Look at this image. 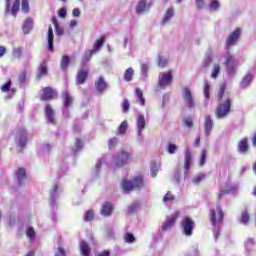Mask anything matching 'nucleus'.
<instances>
[{"instance_id":"f257e3e1","label":"nucleus","mask_w":256,"mask_h":256,"mask_svg":"<svg viewBox=\"0 0 256 256\" xmlns=\"http://www.w3.org/2000/svg\"><path fill=\"white\" fill-rule=\"evenodd\" d=\"M225 89H226L225 84H222L218 92V99L220 100V102L218 107L216 108L217 119H225V117H227V115H229L231 111V99L226 98L224 100H221L223 99V95H225Z\"/></svg>"},{"instance_id":"f03ea898","label":"nucleus","mask_w":256,"mask_h":256,"mask_svg":"<svg viewBox=\"0 0 256 256\" xmlns=\"http://www.w3.org/2000/svg\"><path fill=\"white\" fill-rule=\"evenodd\" d=\"M223 210L220 206H217L216 209H212L210 211V221L214 227L213 235L215 241H217V237H219V233L221 231V223H223Z\"/></svg>"},{"instance_id":"7ed1b4c3","label":"nucleus","mask_w":256,"mask_h":256,"mask_svg":"<svg viewBox=\"0 0 256 256\" xmlns=\"http://www.w3.org/2000/svg\"><path fill=\"white\" fill-rule=\"evenodd\" d=\"M192 154L191 150L186 149L185 150V161H184V171L181 169H177L174 174V181L176 183H179L180 181H183L187 179V171L191 169V161H192Z\"/></svg>"},{"instance_id":"20e7f679","label":"nucleus","mask_w":256,"mask_h":256,"mask_svg":"<svg viewBox=\"0 0 256 256\" xmlns=\"http://www.w3.org/2000/svg\"><path fill=\"white\" fill-rule=\"evenodd\" d=\"M133 161V150L122 149L117 156L114 158V165L116 167H123Z\"/></svg>"},{"instance_id":"39448f33","label":"nucleus","mask_w":256,"mask_h":256,"mask_svg":"<svg viewBox=\"0 0 256 256\" xmlns=\"http://www.w3.org/2000/svg\"><path fill=\"white\" fill-rule=\"evenodd\" d=\"M141 187H143V176H137L132 181L124 180L122 182L124 193H129L133 189H141Z\"/></svg>"},{"instance_id":"423d86ee","label":"nucleus","mask_w":256,"mask_h":256,"mask_svg":"<svg viewBox=\"0 0 256 256\" xmlns=\"http://www.w3.org/2000/svg\"><path fill=\"white\" fill-rule=\"evenodd\" d=\"M182 99L188 109H195L197 107L195 96H193V92L188 87L182 88Z\"/></svg>"},{"instance_id":"0eeeda50","label":"nucleus","mask_w":256,"mask_h":256,"mask_svg":"<svg viewBox=\"0 0 256 256\" xmlns=\"http://www.w3.org/2000/svg\"><path fill=\"white\" fill-rule=\"evenodd\" d=\"M225 58L226 60L224 65L226 67V73L229 75V77H233L236 73L235 67H237V59L230 53H227Z\"/></svg>"},{"instance_id":"6e6552de","label":"nucleus","mask_w":256,"mask_h":256,"mask_svg":"<svg viewBox=\"0 0 256 256\" xmlns=\"http://www.w3.org/2000/svg\"><path fill=\"white\" fill-rule=\"evenodd\" d=\"M63 191L61 188V185L59 183H55L50 190V207L52 211H55V208L57 207V199H59V194Z\"/></svg>"},{"instance_id":"1a4fd4ad","label":"nucleus","mask_w":256,"mask_h":256,"mask_svg":"<svg viewBox=\"0 0 256 256\" xmlns=\"http://www.w3.org/2000/svg\"><path fill=\"white\" fill-rule=\"evenodd\" d=\"M171 83H173V74L171 71L164 72L159 76L158 89H165L166 87H169Z\"/></svg>"},{"instance_id":"9d476101","label":"nucleus","mask_w":256,"mask_h":256,"mask_svg":"<svg viewBox=\"0 0 256 256\" xmlns=\"http://www.w3.org/2000/svg\"><path fill=\"white\" fill-rule=\"evenodd\" d=\"M145 130V115L138 113L136 115V133L138 139L143 140V131Z\"/></svg>"},{"instance_id":"9b49d317","label":"nucleus","mask_w":256,"mask_h":256,"mask_svg":"<svg viewBox=\"0 0 256 256\" xmlns=\"http://www.w3.org/2000/svg\"><path fill=\"white\" fill-rule=\"evenodd\" d=\"M182 228H183V233L186 234L188 237H191L193 235V229H195V222L191 220L189 217H185L182 220Z\"/></svg>"},{"instance_id":"f8f14e48","label":"nucleus","mask_w":256,"mask_h":256,"mask_svg":"<svg viewBox=\"0 0 256 256\" xmlns=\"http://www.w3.org/2000/svg\"><path fill=\"white\" fill-rule=\"evenodd\" d=\"M239 37H241V29L237 28L226 39L225 48L227 50L231 49V47H233V45H235V43H237V41H239Z\"/></svg>"},{"instance_id":"ddd939ff","label":"nucleus","mask_w":256,"mask_h":256,"mask_svg":"<svg viewBox=\"0 0 256 256\" xmlns=\"http://www.w3.org/2000/svg\"><path fill=\"white\" fill-rule=\"evenodd\" d=\"M178 217L179 211L174 212L171 216H167L166 221L162 225V231H171V227L175 225Z\"/></svg>"},{"instance_id":"4468645a","label":"nucleus","mask_w":256,"mask_h":256,"mask_svg":"<svg viewBox=\"0 0 256 256\" xmlns=\"http://www.w3.org/2000/svg\"><path fill=\"white\" fill-rule=\"evenodd\" d=\"M27 179V171L25 168H18L16 171V183L17 187L23 186Z\"/></svg>"},{"instance_id":"2eb2a0df","label":"nucleus","mask_w":256,"mask_h":256,"mask_svg":"<svg viewBox=\"0 0 256 256\" xmlns=\"http://www.w3.org/2000/svg\"><path fill=\"white\" fill-rule=\"evenodd\" d=\"M213 118L211 115H206L204 117V135L209 137L211 135V131H213Z\"/></svg>"},{"instance_id":"dca6fc26","label":"nucleus","mask_w":256,"mask_h":256,"mask_svg":"<svg viewBox=\"0 0 256 256\" xmlns=\"http://www.w3.org/2000/svg\"><path fill=\"white\" fill-rule=\"evenodd\" d=\"M149 9H151V4H147V0H140L136 5L137 15H143V13H147Z\"/></svg>"},{"instance_id":"f3484780","label":"nucleus","mask_w":256,"mask_h":256,"mask_svg":"<svg viewBox=\"0 0 256 256\" xmlns=\"http://www.w3.org/2000/svg\"><path fill=\"white\" fill-rule=\"evenodd\" d=\"M16 143L20 149H23L27 145V131L21 130L16 137Z\"/></svg>"},{"instance_id":"a211bd4d","label":"nucleus","mask_w":256,"mask_h":256,"mask_svg":"<svg viewBox=\"0 0 256 256\" xmlns=\"http://www.w3.org/2000/svg\"><path fill=\"white\" fill-rule=\"evenodd\" d=\"M45 117L48 121V123H51L52 125H55V110H53V107L51 105L47 104L45 107Z\"/></svg>"},{"instance_id":"6ab92c4d","label":"nucleus","mask_w":256,"mask_h":256,"mask_svg":"<svg viewBox=\"0 0 256 256\" xmlns=\"http://www.w3.org/2000/svg\"><path fill=\"white\" fill-rule=\"evenodd\" d=\"M173 17H175V9L173 8V6H171L166 10L164 17L161 21V25H167V23H169L171 19H173Z\"/></svg>"},{"instance_id":"aec40b11","label":"nucleus","mask_w":256,"mask_h":256,"mask_svg":"<svg viewBox=\"0 0 256 256\" xmlns=\"http://www.w3.org/2000/svg\"><path fill=\"white\" fill-rule=\"evenodd\" d=\"M113 213V204L110 202H106L103 204L100 214L103 217H111V214Z\"/></svg>"},{"instance_id":"412c9836","label":"nucleus","mask_w":256,"mask_h":256,"mask_svg":"<svg viewBox=\"0 0 256 256\" xmlns=\"http://www.w3.org/2000/svg\"><path fill=\"white\" fill-rule=\"evenodd\" d=\"M33 30V18H26L24 21V24L22 25V31L24 35H29L31 31Z\"/></svg>"},{"instance_id":"4be33fe9","label":"nucleus","mask_w":256,"mask_h":256,"mask_svg":"<svg viewBox=\"0 0 256 256\" xmlns=\"http://www.w3.org/2000/svg\"><path fill=\"white\" fill-rule=\"evenodd\" d=\"M55 97V91L51 87H46L43 89V94L41 96L42 101H51Z\"/></svg>"},{"instance_id":"5701e85b","label":"nucleus","mask_w":256,"mask_h":256,"mask_svg":"<svg viewBox=\"0 0 256 256\" xmlns=\"http://www.w3.org/2000/svg\"><path fill=\"white\" fill-rule=\"evenodd\" d=\"M62 99H63V107H71L73 105V96L69 94V92L64 91L62 93Z\"/></svg>"},{"instance_id":"b1692460","label":"nucleus","mask_w":256,"mask_h":256,"mask_svg":"<svg viewBox=\"0 0 256 256\" xmlns=\"http://www.w3.org/2000/svg\"><path fill=\"white\" fill-rule=\"evenodd\" d=\"M95 87L99 93H103V91L107 89V82H105V79L100 76L95 82Z\"/></svg>"},{"instance_id":"393cba45","label":"nucleus","mask_w":256,"mask_h":256,"mask_svg":"<svg viewBox=\"0 0 256 256\" xmlns=\"http://www.w3.org/2000/svg\"><path fill=\"white\" fill-rule=\"evenodd\" d=\"M89 75V72L87 70H80L77 74V83L78 85H83L85 81H87V77Z\"/></svg>"},{"instance_id":"a878e982","label":"nucleus","mask_w":256,"mask_h":256,"mask_svg":"<svg viewBox=\"0 0 256 256\" xmlns=\"http://www.w3.org/2000/svg\"><path fill=\"white\" fill-rule=\"evenodd\" d=\"M136 103H139L142 107L145 105V97H143V90L139 88L135 89Z\"/></svg>"},{"instance_id":"bb28decb","label":"nucleus","mask_w":256,"mask_h":256,"mask_svg":"<svg viewBox=\"0 0 256 256\" xmlns=\"http://www.w3.org/2000/svg\"><path fill=\"white\" fill-rule=\"evenodd\" d=\"M47 62H42L38 68L37 79H41V77H45L47 75Z\"/></svg>"},{"instance_id":"cd10ccee","label":"nucleus","mask_w":256,"mask_h":256,"mask_svg":"<svg viewBox=\"0 0 256 256\" xmlns=\"http://www.w3.org/2000/svg\"><path fill=\"white\" fill-rule=\"evenodd\" d=\"M238 151L239 153H247V151H249V145H247V138H243L239 141Z\"/></svg>"},{"instance_id":"c85d7f7f","label":"nucleus","mask_w":256,"mask_h":256,"mask_svg":"<svg viewBox=\"0 0 256 256\" xmlns=\"http://www.w3.org/2000/svg\"><path fill=\"white\" fill-rule=\"evenodd\" d=\"M80 251L83 256H89L91 253V248H89V244L85 241L80 242Z\"/></svg>"},{"instance_id":"c756f323","label":"nucleus","mask_w":256,"mask_h":256,"mask_svg":"<svg viewBox=\"0 0 256 256\" xmlns=\"http://www.w3.org/2000/svg\"><path fill=\"white\" fill-rule=\"evenodd\" d=\"M103 45H105L104 37L96 40V42L93 45V53H98V51H101V47H103Z\"/></svg>"},{"instance_id":"7c9ffc66","label":"nucleus","mask_w":256,"mask_h":256,"mask_svg":"<svg viewBox=\"0 0 256 256\" xmlns=\"http://www.w3.org/2000/svg\"><path fill=\"white\" fill-rule=\"evenodd\" d=\"M82 149H83V141H81V139L78 138L76 139V142L72 147L73 155H77V153H79V151H81Z\"/></svg>"},{"instance_id":"2f4dec72","label":"nucleus","mask_w":256,"mask_h":256,"mask_svg":"<svg viewBox=\"0 0 256 256\" xmlns=\"http://www.w3.org/2000/svg\"><path fill=\"white\" fill-rule=\"evenodd\" d=\"M20 7H21V0H14L12 9H11V15H13V17H17V13H19Z\"/></svg>"},{"instance_id":"473e14b6","label":"nucleus","mask_w":256,"mask_h":256,"mask_svg":"<svg viewBox=\"0 0 256 256\" xmlns=\"http://www.w3.org/2000/svg\"><path fill=\"white\" fill-rule=\"evenodd\" d=\"M53 39H54L53 28H51V26H49V28H48V51H53Z\"/></svg>"},{"instance_id":"72a5a7b5","label":"nucleus","mask_w":256,"mask_h":256,"mask_svg":"<svg viewBox=\"0 0 256 256\" xmlns=\"http://www.w3.org/2000/svg\"><path fill=\"white\" fill-rule=\"evenodd\" d=\"M70 63H71V59L69 58V56L67 55L63 56L60 62V67L62 71H67V68L69 67Z\"/></svg>"},{"instance_id":"f704fd0d","label":"nucleus","mask_w":256,"mask_h":256,"mask_svg":"<svg viewBox=\"0 0 256 256\" xmlns=\"http://www.w3.org/2000/svg\"><path fill=\"white\" fill-rule=\"evenodd\" d=\"M251 81H253V75L251 74H247L243 79H242V82H241V87L242 89H245L247 87H249V85L251 84Z\"/></svg>"},{"instance_id":"c9c22d12","label":"nucleus","mask_w":256,"mask_h":256,"mask_svg":"<svg viewBox=\"0 0 256 256\" xmlns=\"http://www.w3.org/2000/svg\"><path fill=\"white\" fill-rule=\"evenodd\" d=\"M133 75H135V70L133 68H128L124 72V80L127 82L133 81Z\"/></svg>"},{"instance_id":"e433bc0d","label":"nucleus","mask_w":256,"mask_h":256,"mask_svg":"<svg viewBox=\"0 0 256 256\" xmlns=\"http://www.w3.org/2000/svg\"><path fill=\"white\" fill-rule=\"evenodd\" d=\"M35 229L33 227L28 226L26 228V236L28 237L29 241H35Z\"/></svg>"},{"instance_id":"4c0bfd02","label":"nucleus","mask_w":256,"mask_h":256,"mask_svg":"<svg viewBox=\"0 0 256 256\" xmlns=\"http://www.w3.org/2000/svg\"><path fill=\"white\" fill-rule=\"evenodd\" d=\"M209 91H211V85L209 84V81L204 80L203 93H204L205 99H209L210 97Z\"/></svg>"},{"instance_id":"58836bf2","label":"nucleus","mask_w":256,"mask_h":256,"mask_svg":"<svg viewBox=\"0 0 256 256\" xmlns=\"http://www.w3.org/2000/svg\"><path fill=\"white\" fill-rule=\"evenodd\" d=\"M219 73H221V67L218 64H214L211 73V78L217 79V77H219Z\"/></svg>"},{"instance_id":"ea45409f","label":"nucleus","mask_w":256,"mask_h":256,"mask_svg":"<svg viewBox=\"0 0 256 256\" xmlns=\"http://www.w3.org/2000/svg\"><path fill=\"white\" fill-rule=\"evenodd\" d=\"M150 171L152 177H157V173H159V166L157 165L156 162H152L150 164Z\"/></svg>"},{"instance_id":"a19ab883","label":"nucleus","mask_w":256,"mask_h":256,"mask_svg":"<svg viewBox=\"0 0 256 256\" xmlns=\"http://www.w3.org/2000/svg\"><path fill=\"white\" fill-rule=\"evenodd\" d=\"M91 57H93V50H86L83 57V65L89 63Z\"/></svg>"},{"instance_id":"79ce46f5","label":"nucleus","mask_w":256,"mask_h":256,"mask_svg":"<svg viewBox=\"0 0 256 256\" xmlns=\"http://www.w3.org/2000/svg\"><path fill=\"white\" fill-rule=\"evenodd\" d=\"M127 127V121H123L118 127V135H125V133H127Z\"/></svg>"},{"instance_id":"37998d69","label":"nucleus","mask_w":256,"mask_h":256,"mask_svg":"<svg viewBox=\"0 0 256 256\" xmlns=\"http://www.w3.org/2000/svg\"><path fill=\"white\" fill-rule=\"evenodd\" d=\"M203 179H205V174L199 173L192 178V183L194 185H199V183H201V181H203Z\"/></svg>"},{"instance_id":"c03bdc74","label":"nucleus","mask_w":256,"mask_h":256,"mask_svg":"<svg viewBox=\"0 0 256 256\" xmlns=\"http://www.w3.org/2000/svg\"><path fill=\"white\" fill-rule=\"evenodd\" d=\"M27 75H29V73L27 72V70H23L19 76H18V81L20 83V85H24L25 81H27Z\"/></svg>"},{"instance_id":"a18cd8bd","label":"nucleus","mask_w":256,"mask_h":256,"mask_svg":"<svg viewBox=\"0 0 256 256\" xmlns=\"http://www.w3.org/2000/svg\"><path fill=\"white\" fill-rule=\"evenodd\" d=\"M221 4L217 0H211L209 4L210 11H218Z\"/></svg>"},{"instance_id":"49530a36","label":"nucleus","mask_w":256,"mask_h":256,"mask_svg":"<svg viewBox=\"0 0 256 256\" xmlns=\"http://www.w3.org/2000/svg\"><path fill=\"white\" fill-rule=\"evenodd\" d=\"M95 219V212L93 210H87L84 215V221H93Z\"/></svg>"},{"instance_id":"de8ad7c7","label":"nucleus","mask_w":256,"mask_h":256,"mask_svg":"<svg viewBox=\"0 0 256 256\" xmlns=\"http://www.w3.org/2000/svg\"><path fill=\"white\" fill-rule=\"evenodd\" d=\"M52 23L55 27L56 35H63V30L61 28H59V23L57 22V18L53 17L52 18Z\"/></svg>"},{"instance_id":"09e8293b","label":"nucleus","mask_w":256,"mask_h":256,"mask_svg":"<svg viewBox=\"0 0 256 256\" xmlns=\"http://www.w3.org/2000/svg\"><path fill=\"white\" fill-rule=\"evenodd\" d=\"M163 201L164 203H171L175 201V196H173V194L170 191H168L163 197Z\"/></svg>"},{"instance_id":"8fccbe9b","label":"nucleus","mask_w":256,"mask_h":256,"mask_svg":"<svg viewBox=\"0 0 256 256\" xmlns=\"http://www.w3.org/2000/svg\"><path fill=\"white\" fill-rule=\"evenodd\" d=\"M22 55H23V48L17 47L13 49V57L15 59H21Z\"/></svg>"},{"instance_id":"3c124183","label":"nucleus","mask_w":256,"mask_h":256,"mask_svg":"<svg viewBox=\"0 0 256 256\" xmlns=\"http://www.w3.org/2000/svg\"><path fill=\"white\" fill-rule=\"evenodd\" d=\"M166 151L170 154V155H175V153L177 152V145L173 144V143H169Z\"/></svg>"},{"instance_id":"603ef678","label":"nucleus","mask_w":256,"mask_h":256,"mask_svg":"<svg viewBox=\"0 0 256 256\" xmlns=\"http://www.w3.org/2000/svg\"><path fill=\"white\" fill-rule=\"evenodd\" d=\"M21 9L25 14L29 13L30 11L29 0H22Z\"/></svg>"},{"instance_id":"864d4df0","label":"nucleus","mask_w":256,"mask_h":256,"mask_svg":"<svg viewBox=\"0 0 256 256\" xmlns=\"http://www.w3.org/2000/svg\"><path fill=\"white\" fill-rule=\"evenodd\" d=\"M137 211H139V203H133L128 207V213L131 215L137 213Z\"/></svg>"},{"instance_id":"5fc2aeb1","label":"nucleus","mask_w":256,"mask_h":256,"mask_svg":"<svg viewBox=\"0 0 256 256\" xmlns=\"http://www.w3.org/2000/svg\"><path fill=\"white\" fill-rule=\"evenodd\" d=\"M213 61V57H211V55L207 54L205 57H204V60H203V67H209V65H211Z\"/></svg>"},{"instance_id":"6e6d98bb","label":"nucleus","mask_w":256,"mask_h":256,"mask_svg":"<svg viewBox=\"0 0 256 256\" xmlns=\"http://www.w3.org/2000/svg\"><path fill=\"white\" fill-rule=\"evenodd\" d=\"M241 223L247 225L249 223V213L247 211L242 212Z\"/></svg>"},{"instance_id":"4d7b16f0","label":"nucleus","mask_w":256,"mask_h":256,"mask_svg":"<svg viewBox=\"0 0 256 256\" xmlns=\"http://www.w3.org/2000/svg\"><path fill=\"white\" fill-rule=\"evenodd\" d=\"M148 71H149V65L143 63V64L141 65V74L144 76L145 79H147V76H148L147 73H148Z\"/></svg>"},{"instance_id":"13d9d810","label":"nucleus","mask_w":256,"mask_h":256,"mask_svg":"<svg viewBox=\"0 0 256 256\" xmlns=\"http://www.w3.org/2000/svg\"><path fill=\"white\" fill-rule=\"evenodd\" d=\"M10 89H11V80H9L8 82H6L4 85L1 86L2 93H7L10 91Z\"/></svg>"},{"instance_id":"bf43d9fd","label":"nucleus","mask_w":256,"mask_h":256,"mask_svg":"<svg viewBox=\"0 0 256 256\" xmlns=\"http://www.w3.org/2000/svg\"><path fill=\"white\" fill-rule=\"evenodd\" d=\"M207 161V151L202 150L201 152V159H200V167H203Z\"/></svg>"},{"instance_id":"052dcab7","label":"nucleus","mask_w":256,"mask_h":256,"mask_svg":"<svg viewBox=\"0 0 256 256\" xmlns=\"http://www.w3.org/2000/svg\"><path fill=\"white\" fill-rule=\"evenodd\" d=\"M124 239H125L126 243H134L135 242V236H133V234H131V233H126Z\"/></svg>"},{"instance_id":"680f3d73","label":"nucleus","mask_w":256,"mask_h":256,"mask_svg":"<svg viewBox=\"0 0 256 256\" xmlns=\"http://www.w3.org/2000/svg\"><path fill=\"white\" fill-rule=\"evenodd\" d=\"M183 123L188 129H193V120L190 118H184Z\"/></svg>"},{"instance_id":"e2e57ef3","label":"nucleus","mask_w":256,"mask_h":256,"mask_svg":"<svg viewBox=\"0 0 256 256\" xmlns=\"http://www.w3.org/2000/svg\"><path fill=\"white\" fill-rule=\"evenodd\" d=\"M117 143H119V139L117 137L110 139L108 142L109 149H113V147H115V145H117Z\"/></svg>"},{"instance_id":"0e129e2a","label":"nucleus","mask_w":256,"mask_h":256,"mask_svg":"<svg viewBox=\"0 0 256 256\" xmlns=\"http://www.w3.org/2000/svg\"><path fill=\"white\" fill-rule=\"evenodd\" d=\"M11 13V0H6L5 2V15Z\"/></svg>"},{"instance_id":"69168bd1","label":"nucleus","mask_w":256,"mask_h":256,"mask_svg":"<svg viewBox=\"0 0 256 256\" xmlns=\"http://www.w3.org/2000/svg\"><path fill=\"white\" fill-rule=\"evenodd\" d=\"M71 107H66V106H63L62 108V113H63V117L64 119H69V109Z\"/></svg>"},{"instance_id":"338daca9","label":"nucleus","mask_w":256,"mask_h":256,"mask_svg":"<svg viewBox=\"0 0 256 256\" xmlns=\"http://www.w3.org/2000/svg\"><path fill=\"white\" fill-rule=\"evenodd\" d=\"M129 107V100H124L122 104V110L124 111V113H127V111H129Z\"/></svg>"},{"instance_id":"774afa93","label":"nucleus","mask_w":256,"mask_h":256,"mask_svg":"<svg viewBox=\"0 0 256 256\" xmlns=\"http://www.w3.org/2000/svg\"><path fill=\"white\" fill-rule=\"evenodd\" d=\"M55 256H66L65 249L58 247L55 252Z\"/></svg>"}]
</instances>
